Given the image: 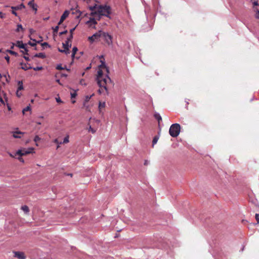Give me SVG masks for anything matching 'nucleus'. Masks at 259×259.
<instances>
[{"mask_svg":"<svg viewBox=\"0 0 259 259\" xmlns=\"http://www.w3.org/2000/svg\"><path fill=\"white\" fill-rule=\"evenodd\" d=\"M7 52L10 53L11 55L16 56L17 55V53L13 51L8 50H7Z\"/></svg>","mask_w":259,"mask_h":259,"instance_id":"30","label":"nucleus"},{"mask_svg":"<svg viewBox=\"0 0 259 259\" xmlns=\"http://www.w3.org/2000/svg\"><path fill=\"white\" fill-rule=\"evenodd\" d=\"M94 95V94H93L91 96H85L84 104H83L84 106H85L86 103L88 102L89 101V100H90V99L92 98V97H93Z\"/></svg>","mask_w":259,"mask_h":259,"instance_id":"21","label":"nucleus"},{"mask_svg":"<svg viewBox=\"0 0 259 259\" xmlns=\"http://www.w3.org/2000/svg\"><path fill=\"white\" fill-rule=\"evenodd\" d=\"M18 88L17 90L21 91L23 89V82L22 81H19L18 83Z\"/></svg>","mask_w":259,"mask_h":259,"instance_id":"22","label":"nucleus"},{"mask_svg":"<svg viewBox=\"0 0 259 259\" xmlns=\"http://www.w3.org/2000/svg\"><path fill=\"white\" fill-rule=\"evenodd\" d=\"M111 8L108 5H99L98 7V10L96 11L91 12V15L92 16L98 15V20H100L101 16H104L111 19L110 15L111 14Z\"/></svg>","mask_w":259,"mask_h":259,"instance_id":"1","label":"nucleus"},{"mask_svg":"<svg viewBox=\"0 0 259 259\" xmlns=\"http://www.w3.org/2000/svg\"><path fill=\"white\" fill-rule=\"evenodd\" d=\"M32 68L35 71H39V70H41L42 69V67H33Z\"/></svg>","mask_w":259,"mask_h":259,"instance_id":"35","label":"nucleus"},{"mask_svg":"<svg viewBox=\"0 0 259 259\" xmlns=\"http://www.w3.org/2000/svg\"><path fill=\"white\" fill-rule=\"evenodd\" d=\"M49 17H47V18H44V20L46 21V20H49Z\"/></svg>","mask_w":259,"mask_h":259,"instance_id":"59","label":"nucleus"},{"mask_svg":"<svg viewBox=\"0 0 259 259\" xmlns=\"http://www.w3.org/2000/svg\"><path fill=\"white\" fill-rule=\"evenodd\" d=\"M41 46H42V47H43L44 48L45 47H50V46L49 45V44H48L47 42H45L42 43V44H41Z\"/></svg>","mask_w":259,"mask_h":259,"instance_id":"40","label":"nucleus"},{"mask_svg":"<svg viewBox=\"0 0 259 259\" xmlns=\"http://www.w3.org/2000/svg\"><path fill=\"white\" fill-rule=\"evenodd\" d=\"M100 31L94 34L92 36L89 37L88 39L91 42H93L95 40H97L100 38Z\"/></svg>","mask_w":259,"mask_h":259,"instance_id":"7","label":"nucleus"},{"mask_svg":"<svg viewBox=\"0 0 259 259\" xmlns=\"http://www.w3.org/2000/svg\"><path fill=\"white\" fill-rule=\"evenodd\" d=\"M88 131L90 132H92L93 134L95 133L96 132V130H95L94 128H92L91 125H89V127L88 128Z\"/></svg>","mask_w":259,"mask_h":259,"instance_id":"26","label":"nucleus"},{"mask_svg":"<svg viewBox=\"0 0 259 259\" xmlns=\"http://www.w3.org/2000/svg\"><path fill=\"white\" fill-rule=\"evenodd\" d=\"M154 117L156 119L159 124L160 122L162 121V118L160 114L158 113H155L154 115Z\"/></svg>","mask_w":259,"mask_h":259,"instance_id":"18","label":"nucleus"},{"mask_svg":"<svg viewBox=\"0 0 259 259\" xmlns=\"http://www.w3.org/2000/svg\"><path fill=\"white\" fill-rule=\"evenodd\" d=\"M84 80L83 79H81L80 80V84H85V83H84Z\"/></svg>","mask_w":259,"mask_h":259,"instance_id":"51","label":"nucleus"},{"mask_svg":"<svg viewBox=\"0 0 259 259\" xmlns=\"http://www.w3.org/2000/svg\"><path fill=\"white\" fill-rule=\"evenodd\" d=\"M98 6H98L97 5H95V6H91V7H90V8H90V10L91 11H92V12H95V11H97V10H98Z\"/></svg>","mask_w":259,"mask_h":259,"instance_id":"23","label":"nucleus"},{"mask_svg":"<svg viewBox=\"0 0 259 259\" xmlns=\"http://www.w3.org/2000/svg\"><path fill=\"white\" fill-rule=\"evenodd\" d=\"M34 41H35V40H33ZM28 44L31 46L34 47L36 45V42H32L31 41H29Z\"/></svg>","mask_w":259,"mask_h":259,"instance_id":"37","label":"nucleus"},{"mask_svg":"<svg viewBox=\"0 0 259 259\" xmlns=\"http://www.w3.org/2000/svg\"><path fill=\"white\" fill-rule=\"evenodd\" d=\"M68 11H65L60 18V21L58 23V25H61L63 23L65 19L68 16Z\"/></svg>","mask_w":259,"mask_h":259,"instance_id":"9","label":"nucleus"},{"mask_svg":"<svg viewBox=\"0 0 259 259\" xmlns=\"http://www.w3.org/2000/svg\"><path fill=\"white\" fill-rule=\"evenodd\" d=\"M59 29V25L56 26L55 28H53V34L54 35H56V34L58 32Z\"/></svg>","mask_w":259,"mask_h":259,"instance_id":"28","label":"nucleus"},{"mask_svg":"<svg viewBox=\"0 0 259 259\" xmlns=\"http://www.w3.org/2000/svg\"><path fill=\"white\" fill-rule=\"evenodd\" d=\"M100 38L103 39L108 45L112 44V37L108 33L100 31Z\"/></svg>","mask_w":259,"mask_h":259,"instance_id":"5","label":"nucleus"},{"mask_svg":"<svg viewBox=\"0 0 259 259\" xmlns=\"http://www.w3.org/2000/svg\"><path fill=\"white\" fill-rule=\"evenodd\" d=\"M84 75V72H83V73H82V76H83Z\"/></svg>","mask_w":259,"mask_h":259,"instance_id":"63","label":"nucleus"},{"mask_svg":"<svg viewBox=\"0 0 259 259\" xmlns=\"http://www.w3.org/2000/svg\"><path fill=\"white\" fill-rule=\"evenodd\" d=\"M91 68V66L88 67H87V68H86L85 70H89V69H90Z\"/></svg>","mask_w":259,"mask_h":259,"instance_id":"58","label":"nucleus"},{"mask_svg":"<svg viewBox=\"0 0 259 259\" xmlns=\"http://www.w3.org/2000/svg\"><path fill=\"white\" fill-rule=\"evenodd\" d=\"M18 159L20 161H21V162H24V160L23 158H22V156H20L19 157H18Z\"/></svg>","mask_w":259,"mask_h":259,"instance_id":"45","label":"nucleus"},{"mask_svg":"<svg viewBox=\"0 0 259 259\" xmlns=\"http://www.w3.org/2000/svg\"><path fill=\"white\" fill-rule=\"evenodd\" d=\"M56 100L57 102H58V103H62V101H61V100L60 99V98L59 97V98H56Z\"/></svg>","mask_w":259,"mask_h":259,"instance_id":"49","label":"nucleus"},{"mask_svg":"<svg viewBox=\"0 0 259 259\" xmlns=\"http://www.w3.org/2000/svg\"><path fill=\"white\" fill-rule=\"evenodd\" d=\"M54 142L55 143H56V144H58V145H59V144H62V142H59V141H58V140L57 139H55V140H54Z\"/></svg>","mask_w":259,"mask_h":259,"instance_id":"44","label":"nucleus"},{"mask_svg":"<svg viewBox=\"0 0 259 259\" xmlns=\"http://www.w3.org/2000/svg\"><path fill=\"white\" fill-rule=\"evenodd\" d=\"M12 133H13V137L14 138H21V136H19V135H23L24 134V133H22L20 131L13 132Z\"/></svg>","mask_w":259,"mask_h":259,"instance_id":"13","label":"nucleus"},{"mask_svg":"<svg viewBox=\"0 0 259 259\" xmlns=\"http://www.w3.org/2000/svg\"><path fill=\"white\" fill-rule=\"evenodd\" d=\"M253 12H254V17L257 19H259V10L256 7L253 8Z\"/></svg>","mask_w":259,"mask_h":259,"instance_id":"17","label":"nucleus"},{"mask_svg":"<svg viewBox=\"0 0 259 259\" xmlns=\"http://www.w3.org/2000/svg\"><path fill=\"white\" fill-rule=\"evenodd\" d=\"M18 90L17 91L16 95L18 97H20L21 96V94H19Z\"/></svg>","mask_w":259,"mask_h":259,"instance_id":"54","label":"nucleus"},{"mask_svg":"<svg viewBox=\"0 0 259 259\" xmlns=\"http://www.w3.org/2000/svg\"><path fill=\"white\" fill-rule=\"evenodd\" d=\"M69 142V136H67L64 139L63 142H62V144H66Z\"/></svg>","mask_w":259,"mask_h":259,"instance_id":"29","label":"nucleus"},{"mask_svg":"<svg viewBox=\"0 0 259 259\" xmlns=\"http://www.w3.org/2000/svg\"><path fill=\"white\" fill-rule=\"evenodd\" d=\"M56 69H58V70H63V68L62 67L61 65H58L56 67Z\"/></svg>","mask_w":259,"mask_h":259,"instance_id":"43","label":"nucleus"},{"mask_svg":"<svg viewBox=\"0 0 259 259\" xmlns=\"http://www.w3.org/2000/svg\"><path fill=\"white\" fill-rule=\"evenodd\" d=\"M36 123L37 124H41V122H36Z\"/></svg>","mask_w":259,"mask_h":259,"instance_id":"60","label":"nucleus"},{"mask_svg":"<svg viewBox=\"0 0 259 259\" xmlns=\"http://www.w3.org/2000/svg\"><path fill=\"white\" fill-rule=\"evenodd\" d=\"M105 107V102H99V110L100 111H101V109L102 108H103Z\"/></svg>","mask_w":259,"mask_h":259,"instance_id":"25","label":"nucleus"},{"mask_svg":"<svg viewBox=\"0 0 259 259\" xmlns=\"http://www.w3.org/2000/svg\"><path fill=\"white\" fill-rule=\"evenodd\" d=\"M97 21L94 18H90V20L87 22L90 27L95 28V25L97 24Z\"/></svg>","mask_w":259,"mask_h":259,"instance_id":"10","label":"nucleus"},{"mask_svg":"<svg viewBox=\"0 0 259 259\" xmlns=\"http://www.w3.org/2000/svg\"><path fill=\"white\" fill-rule=\"evenodd\" d=\"M181 130V126L178 123L172 124L169 130V135L174 138H176L180 134Z\"/></svg>","mask_w":259,"mask_h":259,"instance_id":"3","label":"nucleus"},{"mask_svg":"<svg viewBox=\"0 0 259 259\" xmlns=\"http://www.w3.org/2000/svg\"><path fill=\"white\" fill-rule=\"evenodd\" d=\"M21 209L25 213H28L29 211V207L27 205H23L21 207Z\"/></svg>","mask_w":259,"mask_h":259,"instance_id":"19","label":"nucleus"},{"mask_svg":"<svg viewBox=\"0 0 259 259\" xmlns=\"http://www.w3.org/2000/svg\"><path fill=\"white\" fill-rule=\"evenodd\" d=\"M30 110V107L29 106H27L23 110V113L24 114L26 111H29Z\"/></svg>","mask_w":259,"mask_h":259,"instance_id":"34","label":"nucleus"},{"mask_svg":"<svg viewBox=\"0 0 259 259\" xmlns=\"http://www.w3.org/2000/svg\"><path fill=\"white\" fill-rule=\"evenodd\" d=\"M99 58L101 59L100 62L101 63V64L99 66V68H106L103 56H101L99 57Z\"/></svg>","mask_w":259,"mask_h":259,"instance_id":"14","label":"nucleus"},{"mask_svg":"<svg viewBox=\"0 0 259 259\" xmlns=\"http://www.w3.org/2000/svg\"><path fill=\"white\" fill-rule=\"evenodd\" d=\"M25 8V6L23 4H21L19 6H16V7H12L11 8L12 10H21Z\"/></svg>","mask_w":259,"mask_h":259,"instance_id":"16","label":"nucleus"},{"mask_svg":"<svg viewBox=\"0 0 259 259\" xmlns=\"http://www.w3.org/2000/svg\"><path fill=\"white\" fill-rule=\"evenodd\" d=\"M5 58L7 60V62L9 63L10 62V57L7 55L5 57Z\"/></svg>","mask_w":259,"mask_h":259,"instance_id":"47","label":"nucleus"},{"mask_svg":"<svg viewBox=\"0 0 259 259\" xmlns=\"http://www.w3.org/2000/svg\"><path fill=\"white\" fill-rule=\"evenodd\" d=\"M5 17V14L3 13L2 12H0V18H4Z\"/></svg>","mask_w":259,"mask_h":259,"instance_id":"48","label":"nucleus"},{"mask_svg":"<svg viewBox=\"0 0 259 259\" xmlns=\"http://www.w3.org/2000/svg\"><path fill=\"white\" fill-rule=\"evenodd\" d=\"M23 27L21 24H18L17 25V28L16 29V31L19 32L20 30H22Z\"/></svg>","mask_w":259,"mask_h":259,"instance_id":"33","label":"nucleus"},{"mask_svg":"<svg viewBox=\"0 0 259 259\" xmlns=\"http://www.w3.org/2000/svg\"><path fill=\"white\" fill-rule=\"evenodd\" d=\"M148 163H149V161L147 160H145V162H144V165H148Z\"/></svg>","mask_w":259,"mask_h":259,"instance_id":"55","label":"nucleus"},{"mask_svg":"<svg viewBox=\"0 0 259 259\" xmlns=\"http://www.w3.org/2000/svg\"><path fill=\"white\" fill-rule=\"evenodd\" d=\"M100 89L98 90V93L100 94L103 93L104 91L106 92V90H105V89L103 87H100Z\"/></svg>","mask_w":259,"mask_h":259,"instance_id":"31","label":"nucleus"},{"mask_svg":"<svg viewBox=\"0 0 259 259\" xmlns=\"http://www.w3.org/2000/svg\"><path fill=\"white\" fill-rule=\"evenodd\" d=\"M159 139V137L158 136H155L152 141V146L153 147L155 144H156Z\"/></svg>","mask_w":259,"mask_h":259,"instance_id":"24","label":"nucleus"},{"mask_svg":"<svg viewBox=\"0 0 259 259\" xmlns=\"http://www.w3.org/2000/svg\"><path fill=\"white\" fill-rule=\"evenodd\" d=\"M71 42L69 41L68 40H66L65 43H63V47L64 48V50H60L59 49V51L62 53H65L66 54H69V48L71 47V44L70 43Z\"/></svg>","mask_w":259,"mask_h":259,"instance_id":"6","label":"nucleus"},{"mask_svg":"<svg viewBox=\"0 0 259 259\" xmlns=\"http://www.w3.org/2000/svg\"><path fill=\"white\" fill-rule=\"evenodd\" d=\"M72 38H73V34H70V35L69 36V37L67 38V40H68L69 41L71 42Z\"/></svg>","mask_w":259,"mask_h":259,"instance_id":"42","label":"nucleus"},{"mask_svg":"<svg viewBox=\"0 0 259 259\" xmlns=\"http://www.w3.org/2000/svg\"><path fill=\"white\" fill-rule=\"evenodd\" d=\"M0 102L2 103V104H4V101L3 99V98H2V97L0 96Z\"/></svg>","mask_w":259,"mask_h":259,"instance_id":"56","label":"nucleus"},{"mask_svg":"<svg viewBox=\"0 0 259 259\" xmlns=\"http://www.w3.org/2000/svg\"><path fill=\"white\" fill-rule=\"evenodd\" d=\"M97 83L99 87H103L106 90V94H108L107 85L111 83L110 78L106 75L105 77L103 76V71L100 68L98 71V75L97 77Z\"/></svg>","mask_w":259,"mask_h":259,"instance_id":"2","label":"nucleus"},{"mask_svg":"<svg viewBox=\"0 0 259 259\" xmlns=\"http://www.w3.org/2000/svg\"><path fill=\"white\" fill-rule=\"evenodd\" d=\"M40 138L38 136H36L35 137H34V141L37 143L38 141H40Z\"/></svg>","mask_w":259,"mask_h":259,"instance_id":"36","label":"nucleus"},{"mask_svg":"<svg viewBox=\"0 0 259 259\" xmlns=\"http://www.w3.org/2000/svg\"><path fill=\"white\" fill-rule=\"evenodd\" d=\"M28 6L36 12L37 11L36 5L34 3V0H31L28 4Z\"/></svg>","mask_w":259,"mask_h":259,"instance_id":"15","label":"nucleus"},{"mask_svg":"<svg viewBox=\"0 0 259 259\" xmlns=\"http://www.w3.org/2000/svg\"><path fill=\"white\" fill-rule=\"evenodd\" d=\"M16 46H17L19 48L24 49V51H26L27 52L28 51V50L26 48L25 45L23 44L22 41H19V40L17 41L16 42Z\"/></svg>","mask_w":259,"mask_h":259,"instance_id":"11","label":"nucleus"},{"mask_svg":"<svg viewBox=\"0 0 259 259\" xmlns=\"http://www.w3.org/2000/svg\"><path fill=\"white\" fill-rule=\"evenodd\" d=\"M8 109H9V110H11V108H10L9 106H8Z\"/></svg>","mask_w":259,"mask_h":259,"instance_id":"62","label":"nucleus"},{"mask_svg":"<svg viewBox=\"0 0 259 259\" xmlns=\"http://www.w3.org/2000/svg\"><path fill=\"white\" fill-rule=\"evenodd\" d=\"M75 28H76V27H75L74 28H73L71 29H70V33L71 34H73V31H74Z\"/></svg>","mask_w":259,"mask_h":259,"instance_id":"50","label":"nucleus"},{"mask_svg":"<svg viewBox=\"0 0 259 259\" xmlns=\"http://www.w3.org/2000/svg\"><path fill=\"white\" fill-rule=\"evenodd\" d=\"M72 102L73 103H74L75 102V101H72Z\"/></svg>","mask_w":259,"mask_h":259,"instance_id":"64","label":"nucleus"},{"mask_svg":"<svg viewBox=\"0 0 259 259\" xmlns=\"http://www.w3.org/2000/svg\"><path fill=\"white\" fill-rule=\"evenodd\" d=\"M34 57H38V58H45L46 57V55L44 53H38V54H36L34 56Z\"/></svg>","mask_w":259,"mask_h":259,"instance_id":"20","label":"nucleus"},{"mask_svg":"<svg viewBox=\"0 0 259 259\" xmlns=\"http://www.w3.org/2000/svg\"><path fill=\"white\" fill-rule=\"evenodd\" d=\"M14 257H17L19 259H25L26 255L23 252L21 251H14Z\"/></svg>","mask_w":259,"mask_h":259,"instance_id":"8","label":"nucleus"},{"mask_svg":"<svg viewBox=\"0 0 259 259\" xmlns=\"http://www.w3.org/2000/svg\"><path fill=\"white\" fill-rule=\"evenodd\" d=\"M16 10H12V13L13 14L15 15V16H17V14L16 12Z\"/></svg>","mask_w":259,"mask_h":259,"instance_id":"52","label":"nucleus"},{"mask_svg":"<svg viewBox=\"0 0 259 259\" xmlns=\"http://www.w3.org/2000/svg\"><path fill=\"white\" fill-rule=\"evenodd\" d=\"M78 49L76 47H74L72 49V57L73 58L77 51Z\"/></svg>","mask_w":259,"mask_h":259,"instance_id":"27","label":"nucleus"},{"mask_svg":"<svg viewBox=\"0 0 259 259\" xmlns=\"http://www.w3.org/2000/svg\"><path fill=\"white\" fill-rule=\"evenodd\" d=\"M67 33V30H65L64 31L61 32L59 33V35H62L63 34H66Z\"/></svg>","mask_w":259,"mask_h":259,"instance_id":"46","label":"nucleus"},{"mask_svg":"<svg viewBox=\"0 0 259 259\" xmlns=\"http://www.w3.org/2000/svg\"><path fill=\"white\" fill-rule=\"evenodd\" d=\"M34 148H29L27 149L26 148H21L17 151L15 155H19L20 156H25L27 154L34 153Z\"/></svg>","mask_w":259,"mask_h":259,"instance_id":"4","label":"nucleus"},{"mask_svg":"<svg viewBox=\"0 0 259 259\" xmlns=\"http://www.w3.org/2000/svg\"><path fill=\"white\" fill-rule=\"evenodd\" d=\"M73 13L75 14H78V15L77 16V18H79L81 14V12L79 10H75V12H73Z\"/></svg>","mask_w":259,"mask_h":259,"instance_id":"32","label":"nucleus"},{"mask_svg":"<svg viewBox=\"0 0 259 259\" xmlns=\"http://www.w3.org/2000/svg\"><path fill=\"white\" fill-rule=\"evenodd\" d=\"M25 54L28 55V52L26 51H25V53H24Z\"/></svg>","mask_w":259,"mask_h":259,"instance_id":"61","label":"nucleus"},{"mask_svg":"<svg viewBox=\"0 0 259 259\" xmlns=\"http://www.w3.org/2000/svg\"><path fill=\"white\" fill-rule=\"evenodd\" d=\"M252 4H253V8L254 7H255V6H259V4H258V3L257 1H254V2L252 3Z\"/></svg>","mask_w":259,"mask_h":259,"instance_id":"38","label":"nucleus"},{"mask_svg":"<svg viewBox=\"0 0 259 259\" xmlns=\"http://www.w3.org/2000/svg\"><path fill=\"white\" fill-rule=\"evenodd\" d=\"M77 96V94L76 92H74L73 93H71V98H74Z\"/></svg>","mask_w":259,"mask_h":259,"instance_id":"39","label":"nucleus"},{"mask_svg":"<svg viewBox=\"0 0 259 259\" xmlns=\"http://www.w3.org/2000/svg\"><path fill=\"white\" fill-rule=\"evenodd\" d=\"M255 219L257 222V223H259V214L257 213H256L255 215Z\"/></svg>","mask_w":259,"mask_h":259,"instance_id":"41","label":"nucleus"},{"mask_svg":"<svg viewBox=\"0 0 259 259\" xmlns=\"http://www.w3.org/2000/svg\"><path fill=\"white\" fill-rule=\"evenodd\" d=\"M20 65H21V69L24 70H27L30 69H32V67L31 66L30 64H23V63H21Z\"/></svg>","mask_w":259,"mask_h":259,"instance_id":"12","label":"nucleus"},{"mask_svg":"<svg viewBox=\"0 0 259 259\" xmlns=\"http://www.w3.org/2000/svg\"><path fill=\"white\" fill-rule=\"evenodd\" d=\"M24 58L27 61H30V59L28 57H27L26 56H24Z\"/></svg>","mask_w":259,"mask_h":259,"instance_id":"53","label":"nucleus"},{"mask_svg":"<svg viewBox=\"0 0 259 259\" xmlns=\"http://www.w3.org/2000/svg\"><path fill=\"white\" fill-rule=\"evenodd\" d=\"M15 44H14V43H12V46H11V49H14V46H15Z\"/></svg>","mask_w":259,"mask_h":259,"instance_id":"57","label":"nucleus"}]
</instances>
